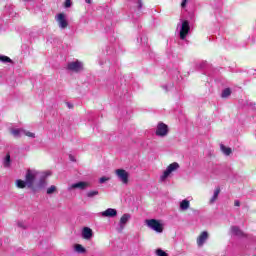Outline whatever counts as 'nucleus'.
<instances>
[{
    "label": "nucleus",
    "mask_w": 256,
    "mask_h": 256,
    "mask_svg": "<svg viewBox=\"0 0 256 256\" xmlns=\"http://www.w3.org/2000/svg\"><path fill=\"white\" fill-rule=\"evenodd\" d=\"M209 239V233L207 231L201 232V234L197 238V245L198 247H203L205 245V241Z\"/></svg>",
    "instance_id": "obj_9"
},
{
    "label": "nucleus",
    "mask_w": 256,
    "mask_h": 256,
    "mask_svg": "<svg viewBox=\"0 0 256 256\" xmlns=\"http://www.w3.org/2000/svg\"><path fill=\"white\" fill-rule=\"evenodd\" d=\"M37 177V174L35 171L28 169L26 171L25 175V182L27 184L28 189H33V185L35 184V178Z\"/></svg>",
    "instance_id": "obj_2"
},
{
    "label": "nucleus",
    "mask_w": 256,
    "mask_h": 256,
    "mask_svg": "<svg viewBox=\"0 0 256 256\" xmlns=\"http://www.w3.org/2000/svg\"><path fill=\"white\" fill-rule=\"evenodd\" d=\"M87 187H91V184L89 182H83V181L74 183L71 186L72 189H81L82 191L87 189Z\"/></svg>",
    "instance_id": "obj_10"
},
{
    "label": "nucleus",
    "mask_w": 256,
    "mask_h": 256,
    "mask_svg": "<svg viewBox=\"0 0 256 256\" xmlns=\"http://www.w3.org/2000/svg\"><path fill=\"white\" fill-rule=\"evenodd\" d=\"M189 200H183L181 203H180V209H182V211H187V209H189Z\"/></svg>",
    "instance_id": "obj_19"
},
{
    "label": "nucleus",
    "mask_w": 256,
    "mask_h": 256,
    "mask_svg": "<svg viewBox=\"0 0 256 256\" xmlns=\"http://www.w3.org/2000/svg\"><path fill=\"white\" fill-rule=\"evenodd\" d=\"M219 193H221V188L217 187L214 191V195L210 199V203H215V200L219 197Z\"/></svg>",
    "instance_id": "obj_17"
},
{
    "label": "nucleus",
    "mask_w": 256,
    "mask_h": 256,
    "mask_svg": "<svg viewBox=\"0 0 256 256\" xmlns=\"http://www.w3.org/2000/svg\"><path fill=\"white\" fill-rule=\"evenodd\" d=\"M115 173L120 181L124 183V185L129 183V172H127L125 169H117L115 170Z\"/></svg>",
    "instance_id": "obj_6"
},
{
    "label": "nucleus",
    "mask_w": 256,
    "mask_h": 256,
    "mask_svg": "<svg viewBox=\"0 0 256 256\" xmlns=\"http://www.w3.org/2000/svg\"><path fill=\"white\" fill-rule=\"evenodd\" d=\"M220 149H221L222 153H224V155H227V156H229V155H231V153H233V150H231L230 147H226L223 144L220 145Z\"/></svg>",
    "instance_id": "obj_15"
},
{
    "label": "nucleus",
    "mask_w": 256,
    "mask_h": 256,
    "mask_svg": "<svg viewBox=\"0 0 256 256\" xmlns=\"http://www.w3.org/2000/svg\"><path fill=\"white\" fill-rule=\"evenodd\" d=\"M169 134V126L163 122L158 123L156 129V135L158 137H167Z\"/></svg>",
    "instance_id": "obj_3"
},
{
    "label": "nucleus",
    "mask_w": 256,
    "mask_h": 256,
    "mask_svg": "<svg viewBox=\"0 0 256 256\" xmlns=\"http://www.w3.org/2000/svg\"><path fill=\"white\" fill-rule=\"evenodd\" d=\"M143 8V2L141 0L138 1V9Z\"/></svg>",
    "instance_id": "obj_32"
},
{
    "label": "nucleus",
    "mask_w": 256,
    "mask_h": 256,
    "mask_svg": "<svg viewBox=\"0 0 256 256\" xmlns=\"http://www.w3.org/2000/svg\"><path fill=\"white\" fill-rule=\"evenodd\" d=\"M64 7L66 9H69V7H71V0H66L65 3H64Z\"/></svg>",
    "instance_id": "obj_28"
},
{
    "label": "nucleus",
    "mask_w": 256,
    "mask_h": 256,
    "mask_svg": "<svg viewBox=\"0 0 256 256\" xmlns=\"http://www.w3.org/2000/svg\"><path fill=\"white\" fill-rule=\"evenodd\" d=\"M56 21L61 29H67V27L69 26V22H67L64 13L57 14Z\"/></svg>",
    "instance_id": "obj_8"
},
{
    "label": "nucleus",
    "mask_w": 256,
    "mask_h": 256,
    "mask_svg": "<svg viewBox=\"0 0 256 256\" xmlns=\"http://www.w3.org/2000/svg\"><path fill=\"white\" fill-rule=\"evenodd\" d=\"M68 71H72L73 73H79V71H83V63H81L79 60H76L75 62H70L67 65Z\"/></svg>",
    "instance_id": "obj_5"
},
{
    "label": "nucleus",
    "mask_w": 256,
    "mask_h": 256,
    "mask_svg": "<svg viewBox=\"0 0 256 256\" xmlns=\"http://www.w3.org/2000/svg\"><path fill=\"white\" fill-rule=\"evenodd\" d=\"M231 231L234 235H237V237H243V231H241V229H239V227L234 226L231 228Z\"/></svg>",
    "instance_id": "obj_16"
},
{
    "label": "nucleus",
    "mask_w": 256,
    "mask_h": 256,
    "mask_svg": "<svg viewBox=\"0 0 256 256\" xmlns=\"http://www.w3.org/2000/svg\"><path fill=\"white\" fill-rule=\"evenodd\" d=\"M70 159H71V161H75V160L73 159V156H71V155H70Z\"/></svg>",
    "instance_id": "obj_36"
},
{
    "label": "nucleus",
    "mask_w": 256,
    "mask_h": 256,
    "mask_svg": "<svg viewBox=\"0 0 256 256\" xmlns=\"http://www.w3.org/2000/svg\"><path fill=\"white\" fill-rule=\"evenodd\" d=\"M86 1V3H88L89 5H91V1L92 0H85Z\"/></svg>",
    "instance_id": "obj_34"
},
{
    "label": "nucleus",
    "mask_w": 256,
    "mask_h": 256,
    "mask_svg": "<svg viewBox=\"0 0 256 256\" xmlns=\"http://www.w3.org/2000/svg\"><path fill=\"white\" fill-rule=\"evenodd\" d=\"M11 165V154H6L5 161H4V167H10Z\"/></svg>",
    "instance_id": "obj_21"
},
{
    "label": "nucleus",
    "mask_w": 256,
    "mask_h": 256,
    "mask_svg": "<svg viewBox=\"0 0 256 256\" xmlns=\"http://www.w3.org/2000/svg\"><path fill=\"white\" fill-rule=\"evenodd\" d=\"M129 219H131V215L129 214L122 215V217L120 218L121 229H125V225H127V222L129 221Z\"/></svg>",
    "instance_id": "obj_13"
},
{
    "label": "nucleus",
    "mask_w": 256,
    "mask_h": 256,
    "mask_svg": "<svg viewBox=\"0 0 256 256\" xmlns=\"http://www.w3.org/2000/svg\"><path fill=\"white\" fill-rule=\"evenodd\" d=\"M18 227H22L23 229H25V226H23L22 223H18Z\"/></svg>",
    "instance_id": "obj_33"
},
{
    "label": "nucleus",
    "mask_w": 256,
    "mask_h": 256,
    "mask_svg": "<svg viewBox=\"0 0 256 256\" xmlns=\"http://www.w3.org/2000/svg\"><path fill=\"white\" fill-rule=\"evenodd\" d=\"M106 181H109V178L101 177L100 180H99V183H106Z\"/></svg>",
    "instance_id": "obj_29"
},
{
    "label": "nucleus",
    "mask_w": 256,
    "mask_h": 256,
    "mask_svg": "<svg viewBox=\"0 0 256 256\" xmlns=\"http://www.w3.org/2000/svg\"><path fill=\"white\" fill-rule=\"evenodd\" d=\"M86 195H87V197H88L89 199H92V197H95V196L99 195V191H97V190H91V191L87 192Z\"/></svg>",
    "instance_id": "obj_22"
},
{
    "label": "nucleus",
    "mask_w": 256,
    "mask_h": 256,
    "mask_svg": "<svg viewBox=\"0 0 256 256\" xmlns=\"http://www.w3.org/2000/svg\"><path fill=\"white\" fill-rule=\"evenodd\" d=\"M82 237L83 239H86V241H89L93 237V230L89 227H84L82 230Z\"/></svg>",
    "instance_id": "obj_11"
},
{
    "label": "nucleus",
    "mask_w": 256,
    "mask_h": 256,
    "mask_svg": "<svg viewBox=\"0 0 256 256\" xmlns=\"http://www.w3.org/2000/svg\"><path fill=\"white\" fill-rule=\"evenodd\" d=\"M56 191H57V187L55 185H52L47 189V195H53V193Z\"/></svg>",
    "instance_id": "obj_24"
},
{
    "label": "nucleus",
    "mask_w": 256,
    "mask_h": 256,
    "mask_svg": "<svg viewBox=\"0 0 256 256\" xmlns=\"http://www.w3.org/2000/svg\"><path fill=\"white\" fill-rule=\"evenodd\" d=\"M12 135H14V137H19V135L21 134V129H13L11 130Z\"/></svg>",
    "instance_id": "obj_26"
},
{
    "label": "nucleus",
    "mask_w": 256,
    "mask_h": 256,
    "mask_svg": "<svg viewBox=\"0 0 256 256\" xmlns=\"http://www.w3.org/2000/svg\"><path fill=\"white\" fill-rule=\"evenodd\" d=\"M117 216V210L113 208H108L104 212H102V217H116Z\"/></svg>",
    "instance_id": "obj_12"
},
{
    "label": "nucleus",
    "mask_w": 256,
    "mask_h": 256,
    "mask_svg": "<svg viewBox=\"0 0 256 256\" xmlns=\"http://www.w3.org/2000/svg\"><path fill=\"white\" fill-rule=\"evenodd\" d=\"M235 207H241V202L239 200L234 201Z\"/></svg>",
    "instance_id": "obj_31"
},
{
    "label": "nucleus",
    "mask_w": 256,
    "mask_h": 256,
    "mask_svg": "<svg viewBox=\"0 0 256 256\" xmlns=\"http://www.w3.org/2000/svg\"><path fill=\"white\" fill-rule=\"evenodd\" d=\"M177 169H179V163L177 162L168 165L163 175L161 176V180L165 181V179H167V177H169L173 171H177Z\"/></svg>",
    "instance_id": "obj_4"
},
{
    "label": "nucleus",
    "mask_w": 256,
    "mask_h": 256,
    "mask_svg": "<svg viewBox=\"0 0 256 256\" xmlns=\"http://www.w3.org/2000/svg\"><path fill=\"white\" fill-rule=\"evenodd\" d=\"M0 61H2L3 63H13V60H11V58H9V56H1L0 55Z\"/></svg>",
    "instance_id": "obj_23"
},
{
    "label": "nucleus",
    "mask_w": 256,
    "mask_h": 256,
    "mask_svg": "<svg viewBox=\"0 0 256 256\" xmlns=\"http://www.w3.org/2000/svg\"><path fill=\"white\" fill-rule=\"evenodd\" d=\"M187 1H188V0H182L181 7H182L183 9H185V7H187Z\"/></svg>",
    "instance_id": "obj_30"
},
{
    "label": "nucleus",
    "mask_w": 256,
    "mask_h": 256,
    "mask_svg": "<svg viewBox=\"0 0 256 256\" xmlns=\"http://www.w3.org/2000/svg\"><path fill=\"white\" fill-rule=\"evenodd\" d=\"M16 186L18 187V189H25V187H27V182L21 179H18L16 180Z\"/></svg>",
    "instance_id": "obj_18"
},
{
    "label": "nucleus",
    "mask_w": 256,
    "mask_h": 256,
    "mask_svg": "<svg viewBox=\"0 0 256 256\" xmlns=\"http://www.w3.org/2000/svg\"><path fill=\"white\" fill-rule=\"evenodd\" d=\"M231 95V88H226L222 91L221 98L222 99H227Z\"/></svg>",
    "instance_id": "obj_20"
},
{
    "label": "nucleus",
    "mask_w": 256,
    "mask_h": 256,
    "mask_svg": "<svg viewBox=\"0 0 256 256\" xmlns=\"http://www.w3.org/2000/svg\"><path fill=\"white\" fill-rule=\"evenodd\" d=\"M146 225L156 233H163V224L157 219L146 220Z\"/></svg>",
    "instance_id": "obj_1"
},
{
    "label": "nucleus",
    "mask_w": 256,
    "mask_h": 256,
    "mask_svg": "<svg viewBox=\"0 0 256 256\" xmlns=\"http://www.w3.org/2000/svg\"><path fill=\"white\" fill-rule=\"evenodd\" d=\"M189 31H191V26H189V21L185 20L182 22V27L180 29V39H182V41L187 38Z\"/></svg>",
    "instance_id": "obj_7"
},
{
    "label": "nucleus",
    "mask_w": 256,
    "mask_h": 256,
    "mask_svg": "<svg viewBox=\"0 0 256 256\" xmlns=\"http://www.w3.org/2000/svg\"><path fill=\"white\" fill-rule=\"evenodd\" d=\"M74 251H76V253H80V254L87 253V249H85V247H83V245H81V244H76L74 246Z\"/></svg>",
    "instance_id": "obj_14"
},
{
    "label": "nucleus",
    "mask_w": 256,
    "mask_h": 256,
    "mask_svg": "<svg viewBox=\"0 0 256 256\" xmlns=\"http://www.w3.org/2000/svg\"><path fill=\"white\" fill-rule=\"evenodd\" d=\"M24 133H25L26 137H31L32 139H35V133L29 132V131H27V132L24 131Z\"/></svg>",
    "instance_id": "obj_27"
},
{
    "label": "nucleus",
    "mask_w": 256,
    "mask_h": 256,
    "mask_svg": "<svg viewBox=\"0 0 256 256\" xmlns=\"http://www.w3.org/2000/svg\"><path fill=\"white\" fill-rule=\"evenodd\" d=\"M68 107H69L70 109H73V105H71V104H68Z\"/></svg>",
    "instance_id": "obj_35"
},
{
    "label": "nucleus",
    "mask_w": 256,
    "mask_h": 256,
    "mask_svg": "<svg viewBox=\"0 0 256 256\" xmlns=\"http://www.w3.org/2000/svg\"><path fill=\"white\" fill-rule=\"evenodd\" d=\"M156 255H158V256H169V254H167V252H165L161 249L156 250Z\"/></svg>",
    "instance_id": "obj_25"
}]
</instances>
